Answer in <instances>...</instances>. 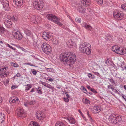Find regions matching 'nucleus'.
I'll return each mask as SVG.
<instances>
[{
	"label": "nucleus",
	"instance_id": "774afa93",
	"mask_svg": "<svg viewBox=\"0 0 126 126\" xmlns=\"http://www.w3.org/2000/svg\"><path fill=\"white\" fill-rule=\"evenodd\" d=\"M2 101V97H0V104L1 103Z\"/></svg>",
	"mask_w": 126,
	"mask_h": 126
},
{
	"label": "nucleus",
	"instance_id": "f03ea898",
	"mask_svg": "<svg viewBox=\"0 0 126 126\" xmlns=\"http://www.w3.org/2000/svg\"><path fill=\"white\" fill-rule=\"evenodd\" d=\"M79 50L80 52L88 55L91 53V46L90 44L87 42H84L80 44L79 46Z\"/></svg>",
	"mask_w": 126,
	"mask_h": 126
},
{
	"label": "nucleus",
	"instance_id": "9b49d317",
	"mask_svg": "<svg viewBox=\"0 0 126 126\" xmlns=\"http://www.w3.org/2000/svg\"><path fill=\"white\" fill-rule=\"evenodd\" d=\"M36 115L37 119L39 120H43L45 117V114L40 111H37L36 113Z\"/></svg>",
	"mask_w": 126,
	"mask_h": 126
},
{
	"label": "nucleus",
	"instance_id": "c756f323",
	"mask_svg": "<svg viewBox=\"0 0 126 126\" xmlns=\"http://www.w3.org/2000/svg\"><path fill=\"white\" fill-rule=\"evenodd\" d=\"M35 89L36 90V91L39 94H42V92L41 91L42 88L41 87H39L37 88H36Z\"/></svg>",
	"mask_w": 126,
	"mask_h": 126
},
{
	"label": "nucleus",
	"instance_id": "680f3d73",
	"mask_svg": "<svg viewBox=\"0 0 126 126\" xmlns=\"http://www.w3.org/2000/svg\"><path fill=\"white\" fill-rule=\"evenodd\" d=\"M81 87H82V90H83L85 91V92H87V90L86 89L85 87H84L83 86H81Z\"/></svg>",
	"mask_w": 126,
	"mask_h": 126
},
{
	"label": "nucleus",
	"instance_id": "7ed1b4c3",
	"mask_svg": "<svg viewBox=\"0 0 126 126\" xmlns=\"http://www.w3.org/2000/svg\"><path fill=\"white\" fill-rule=\"evenodd\" d=\"M108 120L110 122L113 124L118 125L122 119L121 116H116L115 114H113L109 116Z\"/></svg>",
	"mask_w": 126,
	"mask_h": 126
},
{
	"label": "nucleus",
	"instance_id": "7c9ffc66",
	"mask_svg": "<svg viewBox=\"0 0 126 126\" xmlns=\"http://www.w3.org/2000/svg\"><path fill=\"white\" fill-rule=\"evenodd\" d=\"M45 87H47L49 89H51L52 90V92L54 91V88L52 86L47 83L46 85V86Z\"/></svg>",
	"mask_w": 126,
	"mask_h": 126
},
{
	"label": "nucleus",
	"instance_id": "e2e57ef3",
	"mask_svg": "<svg viewBox=\"0 0 126 126\" xmlns=\"http://www.w3.org/2000/svg\"><path fill=\"white\" fill-rule=\"evenodd\" d=\"M87 114L88 115L89 118L91 117L90 115V114L89 113V112L88 111H87Z\"/></svg>",
	"mask_w": 126,
	"mask_h": 126
},
{
	"label": "nucleus",
	"instance_id": "a211bd4d",
	"mask_svg": "<svg viewBox=\"0 0 126 126\" xmlns=\"http://www.w3.org/2000/svg\"><path fill=\"white\" fill-rule=\"evenodd\" d=\"M118 54L123 55L126 53V48L124 47H120Z\"/></svg>",
	"mask_w": 126,
	"mask_h": 126
},
{
	"label": "nucleus",
	"instance_id": "6e6552de",
	"mask_svg": "<svg viewBox=\"0 0 126 126\" xmlns=\"http://www.w3.org/2000/svg\"><path fill=\"white\" fill-rule=\"evenodd\" d=\"M8 69L7 66L5 67L4 68H0V77L4 78L7 76L9 74L8 72L6 71Z\"/></svg>",
	"mask_w": 126,
	"mask_h": 126
},
{
	"label": "nucleus",
	"instance_id": "052dcab7",
	"mask_svg": "<svg viewBox=\"0 0 126 126\" xmlns=\"http://www.w3.org/2000/svg\"><path fill=\"white\" fill-rule=\"evenodd\" d=\"M122 96L126 101V96L125 95L123 94H122Z\"/></svg>",
	"mask_w": 126,
	"mask_h": 126
},
{
	"label": "nucleus",
	"instance_id": "0e129e2a",
	"mask_svg": "<svg viewBox=\"0 0 126 126\" xmlns=\"http://www.w3.org/2000/svg\"><path fill=\"white\" fill-rule=\"evenodd\" d=\"M28 102H27L26 103H24V105L26 106H28L29 104H28Z\"/></svg>",
	"mask_w": 126,
	"mask_h": 126
},
{
	"label": "nucleus",
	"instance_id": "338daca9",
	"mask_svg": "<svg viewBox=\"0 0 126 126\" xmlns=\"http://www.w3.org/2000/svg\"><path fill=\"white\" fill-rule=\"evenodd\" d=\"M17 48H20L21 49V48L22 47H21L19 45H16V46Z\"/></svg>",
	"mask_w": 126,
	"mask_h": 126
},
{
	"label": "nucleus",
	"instance_id": "dca6fc26",
	"mask_svg": "<svg viewBox=\"0 0 126 126\" xmlns=\"http://www.w3.org/2000/svg\"><path fill=\"white\" fill-rule=\"evenodd\" d=\"M13 2L16 6L20 7L23 5V0H14Z\"/></svg>",
	"mask_w": 126,
	"mask_h": 126
},
{
	"label": "nucleus",
	"instance_id": "8fccbe9b",
	"mask_svg": "<svg viewBox=\"0 0 126 126\" xmlns=\"http://www.w3.org/2000/svg\"><path fill=\"white\" fill-rule=\"evenodd\" d=\"M91 91L95 94H96L97 93V92L93 88L91 89Z\"/></svg>",
	"mask_w": 126,
	"mask_h": 126
},
{
	"label": "nucleus",
	"instance_id": "c03bdc74",
	"mask_svg": "<svg viewBox=\"0 0 126 126\" xmlns=\"http://www.w3.org/2000/svg\"><path fill=\"white\" fill-rule=\"evenodd\" d=\"M76 21L78 22L79 23H80L81 22V19L80 18H76L75 19Z\"/></svg>",
	"mask_w": 126,
	"mask_h": 126
},
{
	"label": "nucleus",
	"instance_id": "0eeeda50",
	"mask_svg": "<svg viewBox=\"0 0 126 126\" xmlns=\"http://www.w3.org/2000/svg\"><path fill=\"white\" fill-rule=\"evenodd\" d=\"M33 4L34 7L37 9H40L44 6L43 3L41 0H34Z\"/></svg>",
	"mask_w": 126,
	"mask_h": 126
},
{
	"label": "nucleus",
	"instance_id": "ea45409f",
	"mask_svg": "<svg viewBox=\"0 0 126 126\" xmlns=\"http://www.w3.org/2000/svg\"><path fill=\"white\" fill-rule=\"evenodd\" d=\"M35 103V101H34L32 100H30V101L28 102V104H29L30 105H33Z\"/></svg>",
	"mask_w": 126,
	"mask_h": 126
},
{
	"label": "nucleus",
	"instance_id": "4c0bfd02",
	"mask_svg": "<svg viewBox=\"0 0 126 126\" xmlns=\"http://www.w3.org/2000/svg\"><path fill=\"white\" fill-rule=\"evenodd\" d=\"M110 81L113 85L116 86V82L113 79H109Z\"/></svg>",
	"mask_w": 126,
	"mask_h": 126
},
{
	"label": "nucleus",
	"instance_id": "4d7b16f0",
	"mask_svg": "<svg viewBox=\"0 0 126 126\" xmlns=\"http://www.w3.org/2000/svg\"><path fill=\"white\" fill-rule=\"evenodd\" d=\"M113 87V85H108L107 86V87L108 88V89H111L112 87Z\"/></svg>",
	"mask_w": 126,
	"mask_h": 126
},
{
	"label": "nucleus",
	"instance_id": "39448f33",
	"mask_svg": "<svg viewBox=\"0 0 126 126\" xmlns=\"http://www.w3.org/2000/svg\"><path fill=\"white\" fill-rule=\"evenodd\" d=\"M41 48L44 53L48 55L50 54L51 52L52 48L49 45L46 43H44L42 45Z\"/></svg>",
	"mask_w": 126,
	"mask_h": 126
},
{
	"label": "nucleus",
	"instance_id": "3c124183",
	"mask_svg": "<svg viewBox=\"0 0 126 126\" xmlns=\"http://www.w3.org/2000/svg\"><path fill=\"white\" fill-rule=\"evenodd\" d=\"M24 64L29 65L31 66H35L34 65L31 64V63H24Z\"/></svg>",
	"mask_w": 126,
	"mask_h": 126
},
{
	"label": "nucleus",
	"instance_id": "5701e85b",
	"mask_svg": "<svg viewBox=\"0 0 126 126\" xmlns=\"http://www.w3.org/2000/svg\"><path fill=\"white\" fill-rule=\"evenodd\" d=\"M80 0L83 5L85 6H89L90 4V0Z\"/></svg>",
	"mask_w": 126,
	"mask_h": 126
},
{
	"label": "nucleus",
	"instance_id": "393cba45",
	"mask_svg": "<svg viewBox=\"0 0 126 126\" xmlns=\"http://www.w3.org/2000/svg\"><path fill=\"white\" fill-rule=\"evenodd\" d=\"M8 18L10 20L15 21L17 20V17L16 15L13 16H8Z\"/></svg>",
	"mask_w": 126,
	"mask_h": 126
},
{
	"label": "nucleus",
	"instance_id": "603ef678",
	"mask_svg": "<svg viewBox=\"0 0 126 126\" xmlns=\"http://www.w3.org/2000/svg\"><path fill=\"white\" fill-rule=\"evenodd\" d=\"M105 63L107 65H108V64L109 63V62L108 59L105 60Z\"/></svg>",
	"mask_w": 126,
	"mask_h": 126
},
{
	"label": "nucleus",
	"instance_id": "2eb2a0df",
	"mask_svg": "<svg viewBox=\"0 0 126 126\" xmlns=\"http://www.w3.org/2000/svg\"><path fill=\"white\" fill-rule=\"evenodd\" d=\"M101 107L100 106H94L93 107V112L95 114L100 112L101 110Z\"/></svg>",
	"mask_w": 126,
	"mask_h": 126
},
{
	"label": "nucleus",
	"instance_id": "de8ad7c7",
	"mask_svg": "<svg viewBox=\"0 0 126 126\" xmlns=\"http://www.w3.org/2000/svg\"><path fill=\"white\" fill-rule=\"evenodd\" d=\"M63 100L65 102H68L69 101V99L68 98L64 97L63 98Z\"/></svg>",
	"mask_w": 126,
	"mask_h": 126
},
{
	"label": "nucleus",
	"instance_id": "e433bc0d",
	"mask_svg": "<svg viewBox=\"0 0 126 126\" xmlns=\"http://www.w3.org/2000/svg\"><path fill=\"white\" fill-rule=\"evenodd\" d=\"M112 36L110 34H108L106 35V39L108 40H110L111 39Z\"/></svg>",
	"mask_w": 126,
	"mask_h": 126
},
{
	"label": "nucleus",
	"instance_id": "2f4dec72",
	"mask_svg": "<svg viewBox=\"0 0 126 126\" xmlns=\"http://www.w3.org/2000/svg\"><path fill=\"white\" fill-rule=\"evenodd\" d=\"M55 126H65L63 123L60 122H57L55 124Z\"/></svg>",
	"mask_w": 126,
	"mask_h": 126
},
{
	"label": "nucleus",
	"instance_id": "412c9836",
	"mask_svg": "<svg viewBox=\"0 0 126 126\" xmlns=\"http://www.w3.org/2000/svg\"><path fill=\"white\" fill-rule=\"evenodd\" d=\"M120 47L117 46H114L112 47V50L116 53L118 54Z\"/></svg>",
	"mask_w": 126,
	"mask_h": 126
},
{
	"label": "nucleus",
	"instance_id": "1a4fd4ad",
	"mask_svg": "<svg viewBox=\"0 0 126 126\" xmlns=\"http://www.w3.org/2000/svg\"><path fill=\"white\" fill-rule=\"evenodd\" d=\"M42 37L44 39L48 41L51 38V35L49 32L46 31L43 32Z\"/></svg>",
	"mask_w": 126,
	"mask_h": 126
},
{
	"label": "nucleus",
	"instance_id": "f704fd0d",
	"mask_svg": "<svg viewBox=\"0 0 126 126\" xmlns=\"http://www.w3.org/2000/svg\"><path fill=\"white\" fill-rule=\"evenodd\" d=\"M25 33L28 36H30L31 33V32L30 30L27 29H26L25 31Z\"/></svg>",
	"mask_w": 126,
	"mask_h": 126
},
{
	"label": "nucleus",
	"instance_id": "37998d69",
	"mask_svg": "<svg viewBox=\"0 0 126 126\" xmlns=\"http://www.w3.org/2000/svg\"><path fill=\"white\" fill-rule=\"evenodd\" d=\"M121 7L123 9L126 10V4L122 5Z\"/></svg>",
	"mask_w": 126,
	"mask_h": 126
},
{
	"label": "nucleus",
	"instance_id": "a18cd8bd",
	"mask_svg": "<svg viewBox=\"0 0 126 126\" xmlns=\"http://www.w3.org/2000/svg\"><path fill=\"white\" fill-rule=\"evenodd\" d=\"M69 18L70 20L72 21V22H73V23L76 26V27H77V25L74 22L72 18L70 16H69Z\"/></svg>",
	"mask_w": 126,
	"mask_h": 126
},
{
	"label": "nucleus",
	"instance_id": "58836bf2",
	"mask_svg": "<svg viewBox=\"0 0 126 126\" xmlns=\"http://www.w3.org/2000/svg\"><path fill=\"white\" fill-rule=\"evenodd\" d=\"M11 65L12 66L15 67H18L19 66V65L17 63H11Z\"/></svg>",
	"mask_w": 126,
	"mask_h": 126
},
{
	"label": "nucleus",
	"instance_id": "49530a36",
	"mask_svg": "<svg viewBox=\"0 0 126 126\" xmlns=\"http://www.w3.org/2000/svg\"><path fill=\"white\" fill-rule=\"evenodd\" d=\"M32 72L34 75H36L37 74L36 71L34 69L32 70Z\"/></svg>",
	"mask_w": 126,
	"mask_h": 126
},
{
	"label": "nucleus",
	"instance_id": "4468645a",
	"mask_svg": "<svg viewBox=\"0 0 126 126\" xmlns=\"http://www.w3.org/2000/svg\"><path fill=\"white\" fill-rule=\"evenodd\" d=\"M67 44L69 47L71 48H76L77 47V45L76 43L71 40L68 41Z\"/></svg>",
	"mask_w": 126,
	"mask_h": 126
},
{
	"label": "nucleus",
	"instance_id": "f3484780",
	"mask_svg": "<svg viewBox=\"0 0 126 126\" xmlns=\"http://www.w3.org/2000/svg\"><path fill=\"white\" fill-rule=\"evenodd\" d=\"M77 10L79 13H86V10L85 8L82 7L81 5H79L77 8Z\"/></svg>",
	"mask_w": 126,
	"mask_h": 126
},
{
	"label": "nucleus",
	"instance_id": "ddd939ff",
	"mask_svg": "<svg viewBox=\"0 0 126 126\" xmlns=\"http://www.w3.org/2000/svg\"><path fill=\"white\" fill-rule=\"evenodd\" d=\"M12 34L14 37L16 39L20 40L22 38L21 34L18 32H13Z\"/></svg>",
	"mask_w": 126,
	"mask_h": 126
},
{
	"label": "nucleus",
	"instance_id": "a19ab883",
	"mask_svg": "<svg viewBox=\"0 0 126 126\" xmlns=\"http://www.w3.org/2000/svg\"><path fill=\"white\" fill-rule=\"evenodd\" d=\"M6 45L7 47H9V48H11L13 50H16V49L15 48L13 47L12 46H10L8 44H6Z\"/></svg>",
	"mask_w": 126,
	"mask_h": 126
},
{
	"label": "nucleus",
	"instance_id": "c85d7f7f",
	"mask_svg": "<svg viewBox=\"0 0 126 126\" xmlns=\"http://www.w3.org/2000/svg\"><path fill=\"white\" fill-rule=\"evenodd\" d=\"M82 101L83 102L86 104H88L90 103V101L87 99L83 98Z\"/></svg>",
	"mask_w": 126,
	"mask_h": 126
},
{
	"label": "nucleus",
	"instance_id": "f257e3e1",
	"mask_svg": "<svg viewBox=\"0 0 126 126\" xmlns=\"http://www.w3.org/2000/svg\"><path fill=\"white\" fill-rule=\"evenodd\" d=\"M59 58L60 61L64 64L71 66L75 63L76 56L74 53L66 52L61 53Z\"/></svg>",
	"mask_w": 126,
	"mask_h": 126
},
{
	"label": "nucleus",
	"instance_id": "13d9d810",
	"mask_svg": "<svg viewBox=\"0 0 126 126\" xmlns=\"http://www.w3.org/2000/svg\"><path fill=\"white\" fill-rule=\"evenodd\" d=\"M21 76L20 74L19 73H17L15 77L16 76L18 77H20Z\"/></svg>",
	"mask_w": 126,
	"mask_h": 126
},
{
	"label": "nucleus",
	"instance_id": "20e7f679",
	"mask_svg": "<svg viewBox=\"0 0 126 126\" xmlns=\"http://www.w3.org/2000/svg\"><path fill=\"white\" fill-rule=\"evenodd\" d=\"M47 18L49 20L53 22L60 26H62L63 24L60 22V19L56 16L52 14H49L47 16Z\"/></svg>",
	"mask_w": 126,
	"mask_h": 126
},
{
	"label": "nucleus",
	"instance_id": "6e6d98bb",
	"mask_svg": "<svg viewBox=\"0 0 126 126\" xmlns=\"http://www.w3.org/2000/svg\"><path fill=\"white\" fill-rule=\"evenodd\" d=\"M58 41L57 40H55V41L53 42V44L55 45H57L58 44Z\"/></svg>",
	"mask_w": 126,
	"mask_h": 126
},
{
	"label": "nucleus",
	"instance_id": "b1692460",
	"mask_svg": "<svg viewBox=\"0 0 126 126\" xmlns=\"http://www.w3.org/2000/svg\"><path fill=\"white\" fill-rule=\"evenodd\" d=\"M82 26L84 27L86 29L90 30H91L92 29V27L90 25L87 24L86 23L84 22L82 24Z\"/></svg>",
	"mask_w": 126,
	"mask_h": 126
},
{
	"label": "nucleus",
	"instance_id": "72a5a7b5",
	"mask_svg": "<svg viewBox=\"0 0 126 126\" xmlns=\"http://www.w3.org/2000/svg\"><path fill=\"white\" fill-rule=\"evenodd\" d=\"M6 31V30L3 28L0 27V33L1 34L4 33Z\"/></svg>",
	"mask_w": 126,
	"mask_h": 126
},
{
	"label": "nucleus",
	"instance_id": "aec40b11",
	"mask_svg": "<svg viewBox=\"0 0 126 126\" xmlns=\"http://www.w3.org/2000/svg\"><path fill=\"white\" fill-rule=\"evenodd\" d=\"M19 99L17 97H13L10 98V103H12L16 102H17Z\"/></svg>",
	"mask_w": 126,
	"mask_h": 126
},
{
	"label": "nucleus",
	"instance_id": "423d86ee",
	"mask_svg": "<svg viewBox=\"0 0 126 126\" xmlns=\"http://www.w3.org/2000/svg\"><path fill=\"white\" fill-rule=\"evenodd\" d=\"M16 115L20 118H23L26 116V113L22 109L19 108L15 111Z\"/></svg>",
	"mask_w": 126,
	"mask_h": 126
},
{
	"label": "nucleus",
	"instance_id": "5fc2aeb1",
	"mask_svg": "<svg viewBox=\"0 0 126 126\" xmlns=\"http://www.w3.org/2000/svg\"><path fill=\"white\" fill-rule=\"evenodd\" d=\"M21 49L22 51L24 52H26L27 51L26 50L22 47L21 48Z\"/></svg>",
	"mask_w": 126,
	"mask_h": 126
},
{
	"label": "nucleus",
	"instance_id": "f8f14e48",
	"mask_svg": "<svg viewBox=\"0 0 126 126\" xmlns=\"http://www.w3.org/2000/svg\"><path fill=\"white\" fill-rule=\"evenodd\" d=\"M0 1L6 10H7L9 8L8 1L7 0H0Z\"/></svg>",
	"mask_w": 126,
	"mask_h": 126
},
{
	"label": "nucleus",
	"instance_id": "cd10ccee",
	"mask_svg": "<svg viewBox=\"0 0 126 126\" xmlns=\"http://www.w3.org/2000/svg\"><path fill=\"white\" fill-rule=\"evenodd\" d=\"M29 126H39L37 123L33 121L31 122Z\"/></svg>",
	"mask_w": 126,
	"mask_h": 126
},
{
	"label": "nucleus",
	"instance_id": "6ab92c4d",
	"mask_svg": "<svg viewBox=\"0 0 126 126\" xmlns=\"http://www.w3.org/2000/svg\"><path fill=\"white\" fill-rule=\"evenodd\" d=\"M39 20L38 18L35 16H33L31 18V22L36 24L40 23Z\"/></svg>",
	"mask_w": 126,
	"mask_h": 126
},
{
	"label": "nucleus",
	"instance_id": "a878e982",
	"mask_svg": "<svg viewBox=\"0 0 126 126\" xmlns=\"http://www.w3.org/2000/svg\"><path fill=\"white\" fill-rule=\"evenodd\" d=\"M4 23L6 27H11L12 25V23L11 21L7 20H4Z\"/></svg>",
	"mask_w": 126,
	"mask_h": 126
},
{
	"label": "nucleus",
	"instance_id": "bb28decb",
	"mask_svg": "<svg viewBox=\"0 0 126 126\" xmlns=\"http://www.w3.org/2000/svg\"><path fill=\"white\" fill-rule=\"evenodd\" d=\"M5 115L3 113H0V123H2L4 120Z\"/></svg>",
	"mask_w": 126,
	"mask_h": 126
},
{
	"label": "nucleus",
	"instance_id": "4be33fe9",
	"mask_svg": "<svg viewBox=\"0 0 126 126\" xmlns=\"http://www.w3.org/2000/svg\"><path fill=\"white\" fill-rule=\"evenodd\" d=\"M67 119L69 122V123L72 124H75L76 123L75 119L72 117H68L66 118Z\"/></svg>",
	"mask_w": 126,
	"mask_h": 126
},
{
	"label": "nucleus",
	"instance_id": "79ce46f5",
	"mask_svg": "<svg viewBox=\"0 0 126 126\" xmlns=\"http://www.w3.org/2000/svg\"><path fill=\"white\" fill-rule=\"evenodd\" d=\"M88 76L90 78L92 79L94 78V75L91 73H90L88 74Z\"/></svg>",
	"mask_w": 126,
	"mask_h": 126
},
{
	"label": "nucleus",
	"instance_id": "69168bd1",
	"mask_svg": "<svg viewBox=\"0 0 126 126\" xmlns=\"http://www.w3.org/2000/svg\"><path fill=\"white\" fill-rule=\"evenodd\" d=\"M35 89L34 88H33L30 91V92H34L35 91Z\"/></svg>",
	"mask_w": 126,
	"mask_h": 126
},
{
	"label": "nucleus",
	"instance_id": "bf43d9fd",
	"mask_svg": "<svg viewBox=\"0 0 126 126\" xmlns=\"http://www.w3.org/2000/svg\"><path fill=\"white\" fill-rule=\"evenodd\" d=\"M94 74L95 75H96L98 76H100V75L99 74L98 72H94Z\"/></svg>",
	"mask_w": 126,
	"mask_h": 126
},
{
	"label": "nucleus",
	"instance_id": "9d476101",
	"mask_svg": "<svg viewBox=\"0 0 126 126\" xmlns=\"http://www.w3.org/2000/svg\"><path fill=\"white\" fill-rule=\"evenodd\" d=\"M113 16L116 19L119 20H121L123 18L124 15L122 13L115 12L114 13Z\"/></svg>",
	"mask_w": 126,
	"mask_h": 126
},
{
	"label": "nucleus",
	"instance_id": "09e8293b",
	"mask_svg": "<svg viewBox=\"0 0 126 126\" xmlns=\"http://www.w3.org/2000/svg\"><path fill=\"white\" fill-rule=\"evenodd\" d=\"M40 83L42 84L43 85H44V86H46V85L47 84V83H46L45 82H43L41 81H40Z\"/></svg>",
	"mask_w": 126,
	"mask_h": 126
},
{
	"label": "nucleus",
	"instance_id": "864d4df0",
	"mask_svg": "<svg viewBox=\"0 0 126 126\" xmlns=\"http://www.w3.org/2000/svg\"><path fill=\"white\" fill-rule=\"evenodd\" d=\"M9 82V79H7L6 81H4V83L5 85H6L7 84H8Z\"/></svg>",
	"mask_w": 126,
	"mask_h": 126
},
{
	"label": "nucleus",
	"instance_id": "c9c22d12",
	"mask_svg": "<svg viewBox=\"0 0 126 126\" xmlns=\"http://www.w3.org/2000/svg\"><path fill=\"white\" fill-rule=\"evenodd\" d=\"M32 87L31 86L30 84H27L26 85L25 91L26 92L29 90Z\"/></svg>",
	"mask_w": 126,
	"mask_h": 126
},
{
	"label": "nucleus",
	"instance_id": "473e14b6",
	"mask_svg": "<svg viewBox=\"0 0 126 126\" xmlns=\"http://www.w3.org/2000/svg\"><path fill=\"white\" fill-rule=\"evenodd\" d=\"M46 69L48 72H53L54 71V69L52 68H46Z\"/></svg>",
	"mask_w": 126,
	"mask_h": 126
}]
</instances>
